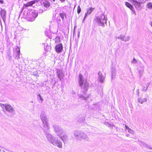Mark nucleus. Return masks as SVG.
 <instances>
[{
    "mask_svg": "<svg viewBox=\"0 0 152 152\" xmlns=\"http://www.w3.org/2000/svg\"><path fill=\"white\" fill-rule=\"evenodd\" d=\"M53 127L56 133L64 142V141L66 140V137L65 132L61 127L58 125H54Z\"/></svg>",
    "mask_w": 152,
    "mask_h": 152,
    "instance_id": "1",
    "label": "nucleus"
},
{
    "mask_svg": "<svg viewBox=\"0 0 152 152\" xmlns=\"http://www.w3.org/2000/svg\"><path fill=\"white\" fill-rule=\"evenodd\" d=\"M40 117L43 124L42 129L44 132H46L49 129L48 119L45 113L43 112H41Z\"/></svg>",
    "mask_w": 152,
    "mask_h": 152,
    "instance_id": "2",
    "label": "nucleus"
},
{
    "mask_svg": "<svg viewBox=\"0 0 152 152\" xmlns=\"http://www.w3.org/2000/svg\"><path fill=\"white\" fill-rule=\"evenodd\" d=\"M46 137L48 141L54 145L58 146V148H61L62 143L61 141L53 137L50 134L47 133Z\"/></svg>",
    "mask_w": 152,
    "mask_h": 152,
    "instance_id": "3",
    "label": "nucleus"
},
{
    "mask_svg": "<svg viewBox=\"0 0 152 152\" xmlns=\"http://www.w3.org/2000/svg\"><path fill=\"white\" fill-rule=\"evenodd\" d=\"M87 87L88 86H82V89L83 90H82V92L84 93L83 94H79V97L82 100H86L89 97L88 96H87L86 94L85 91H83L84 90L85 91H87L88 89Z\"/></svg>",
    "mask_w": 152,
    "mask_h": 152,
    "instance_id": "4",
    "label": "nucleus"
},
{
    "mask_svg": "<svg viewBox=\"0 0 152 152\" xmlns=\"http://www.w3.org/2000/svg\"><path fill=\"white\" fill-rule=\"evenodd\" d=\"M38 1L37 0H34L28 2L27 3L24 4L23 8V9L26 8L28 7H31L33 5L35 4Z\"/></svg>",
    "mask_w": 152,
    "mask_h": 152,
    "instance_id": "5",
    "label": "nucleus"
},
{
    "mask_svg": "<svg viewBox=\"0 0 152 152\" xmlns=\"http://www.w3.org/2000/svg\"><path fill=\"white\" fill-rule=\"evenodd\" d=\"M63 48V45L61 43L56 44L55 47V51L57 53L61 52Z\"/></svg>",
    "mask_w": 152,
    "mask_h": 152,
    "instance_id": "6",
    "label": "nucleus"
},
{
    "mask_svg": "<svg viewBox=\"0 0 152 152\" xmlns=\"http://www.w3.org/2000/svg\"><path fill=\"white\" fill-rule=\"evenodd\" d=\"M82 132L80 131L75 130L74 131V135L75 138L77 140H80Z\"/></svg>",
    "mask_w": 152,
    "mask_h": 152,
    "instance_id": "7",
    "label": "nucleus"
},
{
    "mask_svg": "<svg viewBox=\"0 0 152 152\" xmlns=\"http://www.w3.org/2000/svg\"><path fill=\"white\" fill-rule=\"evenodd\" d=\"M5 109L10 113H12L15 111V110L9 104H7Z\"/></svg>",
    "mask_w": 152,
    "mask_h": 152,
    "instance_id": "8",
    "label": "nucleus"
},
{
    "mask_svg": "<svg viewBox=\"0 0 152 152\" xmlns=\"http://www.w3.org/2000/svg\"><path fill=\"white\" fill-rule=\"evenodd\" d=\"M94 9V8H93L92 7H90L88 9L86 13L85 14L84 18V20H85L86 19L88 15H90L91 13L93 10Z\"/></svg>",
    "mask_w": 152,
    "mask_h": 152,
    "instance_id": "9",
    "label": "nucleus"
},
{
    "mask_svg": "<svg viewBox=\"0 0 152 152\" xmlns=\"http://www.w3.org/2000/svg\"><path fill=\"white\" fill-rule=\"evenodd\" d=\"M82 139L86 141H88L89 140V138L87 135L85 133L82 132L80 140H81Z\"/></svg>",
    "mask_w": 152,
    "mask_h": 152,
    "instance_id": "10",
    "label": "nucleus"
},
{
    "mask_svg": "<svg viewBox=\"0 0 152 152\" xmlns=\"http://www.w3.org/2000/svg\"><path fill=\"white\" fill-rule=\"evenodd\" d=\"M131 1L133 2V4L136 8H139L141 7V3L135 0H132Z\"/></svg>",
    "mask_w": 152,
    "mask_h": 152,
    "instance_id": "11",
    "label": "nucleus"
},
{
    "mask_svg": "<svg viewBox=\"0 0 152 152\" xmlns=\"http://www.w3.org/2000/svg\"><path fill=\"white\" fill-rule=\"evenodd\" d=\"M57 74L58 77L61 79L64 76L62 71L60 70H58L57 71Z\"/></svg>",
    "mask_w": 152,
    "mask_h": 152,
    "instance_id": "12",
    "label": "nucleus"
},
{
    "mask_svg": "<svg viewBox=\"0 0 152 152\" xmlns=\"http://www.w3.org/2000/svg\"><path fill=\"white\" fill-rule=\"evenodd\" d=\"M42 4L43 6L46 8H48L49 7L50 5V2L47 0H45L44 1Z\"/></svg>",
    "mask_w": 152,
    "mask_h": 152,
    "instance_id": "13",
    "label": "nucleus"
},
{
    "mask_svg": "<svg viewBox=\"0 0 152 152\" xmlns=\"http://www.w3.org/2000/svg\"><path fill=\"white\" fill-rule=\"evenodd\" d=\"M137 100L139 103L141 104H142L144 102H146L147 99L146 98H138Z\"/></svg>",
    "mask_w": 152,
    "mask_h": 152,
    "instance_id": "14",
    "label": "nucleus"
},
{
    "mask_svg": "<svg viewBox=\"0 0 152 152\" xmlns=\"http://www.w3.org/2000/svg\"><path fill=\"white\" fill-rule=\"evenodd\" d=\"M125 127L126 129L128 130V132L130 134H134V131L132 129H131L127 126L126 125H125Z\"/></svg>",
    "mask_w": 152,
    "mask_h": 152,
    "instance_id": "15",
    "label": "nucleus"
},
{
    "mask_svg": "<svg viewBox=\"0 0 152 152\" xmlns=\"http://www.w3.org/2000/svg\"><path fill=\"white\" fill-rule=\"evenodd\" d=\"M0 14L1 17L4 19L5 18L6 15V12L4 10L1 9L0 12Z\"/></svg>",
    "mask_w": 152,
    "mask_h": 152,
    "instance_id": "16",
    "label": "nucleus"
},
{
    "mask_svg": "<svg viewBox=\"0 0 152 152\" xmlns=\"http://www.w3.org/2000/svg\"><path fill=\"white\" fill-rule=\"evenodd\" d=\"M125 4L127 7L129 8L130 9L132 10L133 9V6L129 3L127 2H125Z\"/></svg>",
    "mask_w": 152,
    "mask_h": 152,
    "instance_id": "17",
    "label": "nucleus"
},
{
    "mask_svg": "<svg viewBox=\"0 0 152 152\" xmlns=\"http://www.w3.org/2000/svg\"><path fill=\"white\" fill-rule=\"evenodd\" d=\"M82 75L81 74H80L79 75V77H80V80H79V83L80 85H82L83 84V81L82 80Z\"/></svg>",
    "mask_w": 152,
    "mask_h": 152,
    "instance_id": "18",
    "label": "nucleus"
},
{
    "mask_svg": "<svg viewBox=\"0 0 152 152\" xmlns=\"http://www.w3.org/2000/svg\"><path fill=\"white\" fill-rule=\"evenodd\" d=\"M147 7L149 9H152V3H148L147 4Z\"/></svg>",
    "mask_w": 152,
    "mask_h": 152,
    "instance_id": "19",
    "label": "nucleus"
},
{
    "mask_svg": "<svg viewBox=\"0 0 152 152\" xmlns=\"http://www.w3.org/2000/svg\"><path fill=\"white\" fill-rule=\"evenodd\" d=\"M7 104H0V106L3 108V109H5L6 108V106H7Z\"/></svg>",
    "mask_w": 152,
    "mask_h": 152,
    "instance_id": "20",
    "label": "nucleus"
},
{
    "mask_svg": "<svg viewBox=\"0 0 152 152\" xmlns=\"http://www.w3.org/2000/svg\"><path fill=\"white\" fill-rule=\"evenodd\" d=\"M141 89L142 91H146L147 89V86H142V88Z\"/></svg>",
    "mask_w": 152,
    "mask_h": 152,
    "instance_id": "21",
    "label": "nucleus"
},
{
    "mask_svg": "<svg viewBox=\"0 0 152 152\" xmlns=\"http://www.w3.org/2000/svg\"><path fill=\"white\" fill-rule=\"evenodd\" d=\"M56 43H58L60 42V38L59 37H56L55 39Z\"/></svg>",
    "mask_w": 152,
    "mask_h": 152,
    "instance_id": "22",
    "label": "nucleus"
},
{
    "mask_svg": "<svg viewBox=\"0 0 152 152\" xmlns=\"http://www.w3.org/2000/svg\"><path fill=\"white\" fill-rule=\"evenodd\" d=\"M104 78L102 76L100 77V79L99 80V81L101 83H102L104 82Z\"/></svg>",
    "mask_w": 152,
    "mask_h": 152,
    "instance_id": "23",
    "label": "nucleus"
},
{
    "mask_svg": "<svg viewBox=\"0 0 152 152\" xmlns=\"http://www.w3.org/2000/svg\"><path fill=\"white\" fill-rule=\"evenodd\" d=\"M81 11V8L79 6H78L77 7V13L78 14H80Z\"/></svg>",
    "mask_w": 152,
    "mask_h": 152,
    "instance_id": "24",
    "label": "nucleus"
},
{
    "mask_svg": "<svg viewBox=\"0 0 152 152\" xmlns=\"http://www.w3.org/2000/svg\"><path fill=\"white\" fill-rule=\"evenodd\" d=\"M60 15L63 19H64V17L65 16V14H64L63 13H60Z\"/></svg>",
    "mask_w": 152,
    "mask_h": 152,
    "instance_id": "25",
    "label": "nucleus"
},
{
    "mask_svg": "<svg viewBox=\"0 0 152 152\" xmlns=\"http://www.w3.org/2000/svg\"><path fill=\"white\" fill-rule=\"evenodd\" d=\"M96 21H98V22H99V23L101 22V19L100 18H99L98 17L96 18Z\"/></svg>",
    "mask_w": 152,
    "mask_h": 152,
    "instance_id": "26",
    "label": "nucleus"
},
{
    "mask_svg": "<svg viewBox=\"0 0 152 152\" xmlns=\"http://www.w3.org/2000/svg\"><path fill=\"white\" fill-rule=\"evenodd\" d=\"M102 17H103V21L104 20L106 22V18H105L104 15H102Z\"/></svg>",
    "mask_w": 152,
    "mask_h": 152,
    "instance_id": "27",
    "label": "nucleus"
},
{
    "mask_svg": "<svg viewBox=\"0 0 152 152\" xmlns=\"http://www.w3.org/2000/svg\"><path fill=\"white\" fill-rule=\"evenodd\" d=\"M38 97L40 98V100L42 101L43 100V99L42 98V97L41 96L40 94H39L38 95Z\"/></svg>",
    "mask_w": 152,
    "mask_h": 152,
    "instance_id": "28",
    "label": "nucleus"
},
{
    "mask_svg": "<svg viewBox=\"0 0 152 152\" xmlns=\"http://www.w3.org/2000/svg\"><path fill=\"white\" fill-rule=\"evenodd\" d=\"M104 124L105 125H108V126H109L110 125L109 124V123L108 122H105L104 123Z\"/></svg>",
    "mask_w": 152,
    "mask_h": 152,
    "instance_id": "29",
    "label": "nucleus"
},
{
    "mask_svg": "<svg viewBox=\"0 0 152 152\" xmlns=\"http://www.w3.org/2000/svg\"><path fill=\"white\" fill-rule=\"evenodd\" d=\"M98 75L99 76H100V77L102 76V74L101 72H99L98 73Z\"/></svg>",
    "mask_w": 152,
    "mask_h": 152,
    "instance_id": "30",
    "label": "nucleus"
},
{
    "mask_svg": "<svg viewBox=\"0 0 152 152\" xmlns=\"http://www.w3.org/2000/svg\"><path fill=\"white\" fill-rule=\"evenodd\" d=\"M4 1L3 0H0V3L2 4L3 3Z\"/></svg>",
    "mask_w": 152,
    "mask_h": 152,
    "instance_id": "31",
    "label": "nucleus"
},
{
    "mask_svg": "<svg viewBox=\"0 0 152 152\" xmlns=\"http://www.w3.org/2000/svg\"><path fill=\"white\" fill-rule=\"evenodd\" d=\"M61 2H63L65 0H60Z\"/></svg>",
    "mask_w": 152,
    "mask_h": 152,
    "instance_id": "32",
    "label": "nucleus"
},
{
    "mask_svg": "<svg viewBox=\"0 0 152 152\" xmlns=\"http://www.w3.org/2000/svg\"><path fill=\"white\" fill-rule=\"evenodd\" d=\"M37 15H36H36H35V17H37Z\"/></svg>",
    "mask_w": 152,
    "mask_h": 152,
    "instance_id": "33",
    "label": "nucleus"
},
{
    "mask_svg": "<svg viewBox=\"0 0 152 152\" xmlns=\"http://www.w3.org/2000/svg\"><path fill=\"white\" fill-rule=\"evenodd\" d=\"M53 1H54V2H55V0H53Z\"/></svg>",
    "mask_w": 152,
    "mask_h": 152,
    "instance_id": "34",
    "label": "nucleus"
},
{
    "mask_svg": "<svg viewBox=\"0 0 152 152\" xmlns=\"http://www.w3.org/2000/svg\"><path fill=\"white\" fill-rule=\"evenodd\" d=\"M47 48V47L46 48H45V49L46 50H47V49H46V48Z\"/></svg>",
    "mask_w": 152,
    "mask_h": 152,
    "instance_id": "35",
    "label": "nucleus"
},
{
    "mask_svg": "<svg viewBox=\"0 0 152 152\" xmlns=\"http://www.w3.org/2000/svg\"><path fill=\"white\" fill-rule=\"evenodd\" d=\"M129 135H129H128L127 136H128Z\"/></svg>",
    "mask_w": 152,
    "mask_h": 152,
    "instance_id": "36",
    "label": "nucleus"
},
{
    "mask_svg": "<svg viewBox=\"0 0 152 152\" xmlns=\"http://www.w3.org/2000/svg\"><path fill=\"white\" fill-rule=\"evenodd\" d=\"M129 135H129H128L127 136H128Z\"/></svg>",
    "mask_w": 152,
    "mask_h": 152,
    "instance_id": "37",
    "label": "nucleus"
},
{
    "mask_svg": "<svg viewBox=\"0 0 152 152\" xmlns=\"http://www.w3.org/2000/svg\"><path fill=\"white\" fill-rule=\"evenodd\" d=\"M151 26H152V25H151Z\"/></svg>",
    "mask_w": 152,
    "mask_h": 152,
    "instance_id": "38",
    "label": "nucleus"
}]
</instances>
